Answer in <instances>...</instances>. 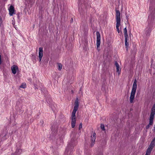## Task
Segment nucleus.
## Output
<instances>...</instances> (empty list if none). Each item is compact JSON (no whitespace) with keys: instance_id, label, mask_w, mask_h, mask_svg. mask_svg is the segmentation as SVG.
Wrapping results in <instances>:
<instances>
[{"instance_id":"nucleus-22","label":"nucleus","mask_w":155,"mask_h":155,"mask_svg":"<svg viewBox=\"0 0 155 155\" xmlns=\"http://www.w3.org/2000/svg\"><path fill=\"white\" fill-rule=\"evenodd\" d=\"M82 124L81 123L79 125V130H80V129L82 128Z\"/></svg>"},{"instance_id":"nucleus-5","label":"nucleus","mask_w":155,"mask_h":155,"mask_svg":"<svg viewBox=\"0 0 155 155\" xmlns=\"http://www.w3.org/2000/svg\"><path fill=\"white\" fill-rule=\"evenodd\" d=\"M155 146V143L151 142L150 145L147 150L146 153L145 155H150L152 150Z\"/></svg>"},{"instance_id":"nucleus-11","label":"nucleus","mask_w":155,"mask_h":155,"mask_svg":"<svg viewBox=\"0 0 155 155\" xmlns=\"http://www.w3.org/2000/svg\"><path fill=\"white\" fill-rule=\"evenodd\" d=\"M43 49L42 47L39 48V52L38 57L39 59V61H41L42 58L43 56Z\"/></svg>"},{"instance_id":"nucleus-26","label":"nucleus","mask_w":155,"mask_h":155,"mask_svg":"<svg viewBox=\"0 0 155 155\" xmlns=\"http://www.w3.org/2000/svg\"><path fill=\"white\" fill-rule=\"evenodd\" d=\"M73 147V146L71 147V149Z\"/></svg>"},{"instance_id":"nucleus-4","label":"nucleus","mask_w":155,"mask_h":155,"mask_svg":"<svg viewBox=\"0 0 155 155\" xmlns=\"http://www.w3.org/2000/svg\"><path fill=\"white\" fill-rule=\"evenodd\" d=\"M116 16V28L118 33H120V30L119 29V27L120 25V12L119 10H115Z\"/></svg>"},{"instance_id":"nucleus-7","label":"nucleus","mask_w":155,"mask_h":155,"mask_svg":"<svg viewBox=\"0 0 155 155\" xmlns=\"http://www.w3.org/2000/svg\"><path fill=\"white\" fill-rule=\"evenodd\" d=\"M7 134V132L6 130H5L0 135V137L2 139V140H4L7 138L8 136Z\"/></svg>"},{"instance_id":"nucleus-19","label":"nucleus","mask_w":155,"mask_h":155,"mask_svg":"<svg viewBox=\"0 0 155 155\" xmlns=\"http://www.w3.org/2000/svg\"><path fill=\"white\" fill-rule=\"evenodd\" d=\"M101 129L102 130H105L104 126V124H101Z\"/></svg>"},{"instance_id":"nucleus-18","label":"nucleus","mask_w":155,"mask_h":155,"mask_svg":"<svg viewBox=\"0 0 155 155\" xmlns=\"http://www.w3.org/2000/svg\"><path fill=\"white\" fill-rule=\"evenodd\" d=\"M58 70L59 71H61L62 68V65L61 63H58Z\"/></svg>"},{"instance_id":"nucleus-23","label":"nucleus","mask_w":155,"mask_h":155,"mask_svg":"<svg viewBox=\"0 0 155 155\" xmlns=\"http://www.w3.org/2000/svg\"><path fill=\"white\" fill-rule=\"evenodd\" d=\"M2 21L1 18H0V26H1L2 24Z\"/></svg>"},{"instance_id":"nucleus-8","label":"nucleus","mask_w":155,"mask_h":155,"mask_svg":"<svg viewBox=\"0 0 155 155\" xmlns=\"http://www.w3.org/2000/svg\"><path fill=\"white\" fill-rule=\"evenodd\" d=\"M12 73L14 74H16L17 71H18V68L17 66L14 65L12 66L11 68Z\"/></svg>"},{"instance_id":"nucleus-13","label":"nucleus","mask_w":155,"mask_h":155,"mask_svg":"<svg viewBox=\"0 0 155 155\" xmlns=\"http://www.w3.org/2000/svg\"><path fill=\"white\" fill-rule=\"evenodd\" d=\"M115 65L116 67L117 72L119 74L120 72L121 69L119 68V65L117 61L115 62Z\"/></svg>"},{"instance_id":"nucleus-14","label":"nucleus","mask_w":155,"mask_h":155,"mask_svg":"<svg viewBox=\"0 0 155 155\" xmlns=\"http://www.w3.org/2000/svg\"><path fill=\"white\" fill-rule=\"evenodd\" d=\"M128 40V37H125V46L127 48V46L129 45V44L127 42V41Z\"/></svg>"},{"instance_id":"nucleus-6","label":"nucleus","mask_w":155,"mask_h":155,"mask_svg":"<svg viewBox=\"0 0 155 155\" xmlns=\"http://www.w3.org/2000/svg\"><path fill=\"white\" fill-rule=\"evenodd\" d=\"M97 42L96 45L97 49L99 47L101 44V35L99 32H96Z\"/></svg>"},{"instance_id":"nucleus-12","label":"nucleus","mask_w":155,"mask_h":155,"mask_svg":"<svg viewBox=\"0 0 155 155\" xmlns=\"http://www.w3.org/2000/svg\"><path fill=\"white\" fill-rule=\"evenodd\" d=\"M145 33L147 36H149L151 31V28L150 26L147 27L145 30Z\"/></svg>"},{"instance_id":"nucleus-1","label":"nucleus","mask_w":155,"mask_h":155,"mask_svg":"<svg viewBox=\"0 0 155 155\" xmlns=\"http://www.w3.org/2000/svg\"><path fill=\"white\" fill-rule=\"evenodd\" d=\"M78 106L79 100L78 98H77L75 102V105L71 116V127L73 128L75 127V125L76 122L75 114L78 109Z\"/></svg>"},{"instance_id":"nucleus-15","label":"nucleus","mask_w":155,"mask_h":155,"mask_svg":"<svg viewBox=\"0 0 155 155\" xmlns=\"http://www.w3.org/2000/svg\"><path fill=\"white\" fill-rule=\"evenodd\" d=\"M154 19V17L152 15H150L149 16L148 20H150V23H151L153 21Z\"/></svg>"},{"instance_id":"nucleus-24","label":"nucleus","mask_w":155,"mask_h":155,"mask_svg":"<svg viewBox=\"0 0 155 155\" xmlns=\"http://www.w3.org/2000/svg\"><path fill=\"white\" fill-rule=\"evenodd\" d=\"M151 142H153V143H155V137L154 138Z\"/></svg>"},{"instance_id":"nucleus-9","label":"nucleus","mask_w":155,"mask_h":155,"mask_svg":"<svg viewBox=\"0 0 155 155\" xmlns=\"http://www.w3.org/2000/svg\"><path fill=\"white\" fill-rule=\"evenodd\" d=\"M96 137V133H94L93 134V136H91V147L93 146L94 144Z\"/></svg>"},{"instance_id":"nucleus-17","label":"nucleus","mask_w":155,"mask_h":155,"mask_svg":"<svg viewBox=\"0 0 155 155\" xmlns=\"http://www.w3.org/2000/svg\"><path fill=\"white\" fill-rule=\"evenodd\" d=\"M22 152V150L21 149H17L15 153L16 154H19L21 153Z\"/></svg>"},{"instance_id":"nucleus-25","label":"nucleus","mask_w":155,"mask_h":155,"mask_svg":"<svg viewBox=\"0 0 155 155\" xmlns=\"http://www.w3.org/2000/svg\"><path fill=\"white\" fill-rule=\"evenodd\" d=\"M154 131H155V125L154 126V130H153Z\"/></svg>"},{"instance_id":"nucleus-21","label":"nucleus","mask_w":155,"mask_h":155,"mask_svg":"<svg viewBox=\"0 0 155 155\" xmlns=\"http://www.w3.org/2000/svg\"><path fill=\"white\" fill-rule=\"evenodd\" d=\"M70 146L69 145H68L67 147V149L65 150V152H68V150L70 149Z\"/></svg>"},{"instance_id":"nucleus-10","label":"nucleus","mask_w":155,"mask_h":155,"mask_svg":"<svg viewBox=\"0 0 155 155\" xmlns=\"http://www.w3.org/2000/svg\"><path fill=\"white\" fill-rule=\"evenodd\" d=\"M9 14L10 16H12L15 14L14 7L12 5H11L9 9Z\"/></svg>"},{"instance_id":"nucleus-20","label":"nucleus","mask_w":155,"mask_h":155,"mask_svg":"<svg viewBox=\"0 0 155 155\" xmlns=\"http://www.w3.org/2000/svg\"><path fill=\"white\" fill-rule=\"evenodd\" d=\"M20 87V88H24L26 87V85L25 84H22Z\"/></svg>"},{"instance_id":"nucleus-3","label":"nucleus","mask_w":155,"mask_h":155,"mask_svg":"<svg viewBox=\"0 0 155 155\" xmlns=\"http://www.w3.org/2000/svg\"><path fill=\"white\" fill-rule=\"evenodd\" d=\"M155 114V104L154 105L152 108L151 112L149 119V123L146 127L147 129H148L150 125H152L153 124V121Z\"/></svg>"},{"instance_id":"nucleus-2","label":"nucleus","mask_w":155,"mask_h":155,"mask_svg":"<svg viewBox=\"0 0 155 155\" xmlns=\"http://www.w3.org/2000/svg\"><path fill=\"white\" fill-rule=\"evenodd\" d=\"M137 81L135 79L134 82L132 90L131 92V94L130 98V102L131 103L133 102L137 88Z\"/></svg>"},{"instance_id":"nucleus-16","label":"nucleus","mask_w":155,"mask_h":155,"mask_svg":"<svg viewBox=\"0 0 155 155\" xmlns=\"http://www.w3.org/2000/svg\"><path fill=\"white\" fill-rule=\"evenodd\" d=\"M124 37H128L127 33L126 27L124 28Z\"/></svg>"}]
</instances>
